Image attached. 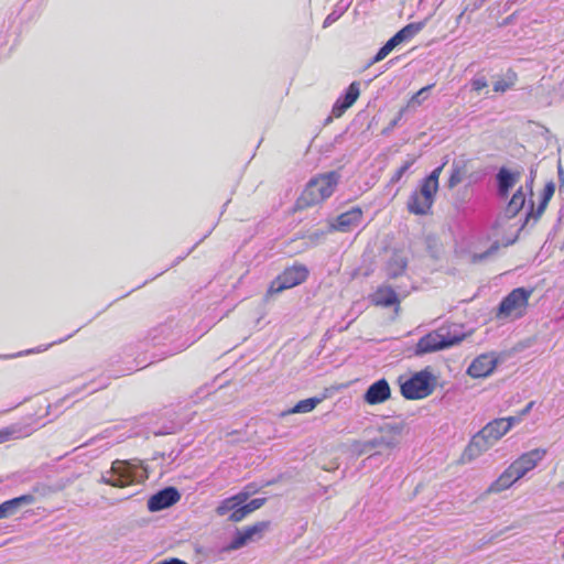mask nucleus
Here are the masks:
<instances>
[{
    "mask_svg": "<svg viewBox=\"0 0 564 564\" xmlns=\"http://www.w3.org/2000/svg\"><path fill=\"white\" fill-rule=\"evenodd\" d=\"M546 451L534 448L522 454L487 488V494H498L510 488L516 481L534 469L544 458Z\"/></svg>",
    "mask_w": 564,
    "mask_h": 564,
    "instance_id": "nucleus-1",
    "label": "nucleus"
},
{
    "mask_svg": "<svg viewBox=\"0 0 564 564\" xmlns=\"http://www.w3.org/2000/svg\"><path fill=\"white\" fill-rule=\"evenodd\" d=\"M338 178L336 172H329L311 180L299 198L297 205L302 208L308 207L328 198L333 194Z\"/></svg>",
    "mask_w": 564,
    "mask_h": 564,
    "instance_id": "nucleus-2",
    "label": "nucleus"
},
{
    "mask_svg": "<svg viewBox=\"0 0 564 564\" xmlns=\"http://www.w3.org/2000/svg\"><path fill=\"white\" fill-rule=\"evenodd\" d=\"M465 338V334L448 327H441L420 338L415 347V355L421 356L459 344Z\"/></svg>",
    "mask_w": 564,
    "mask_h": 564,
    "instance_id": "nucleus-3",
    "label": "nucleus"
},
{
    "mask_svg": "<svg viewBox=\"0 0 564 564\" xmlns=\"http://www.w3.org/2000/svg\"><path fill=\"white\" fill-rule=\"evenodd\" d=\"M507 433L508 424L495 419L473 436L466 453L469 457H477L494 446Z\"/></svg>",
    "mask_w": 564,
    "mask_h": 564,
    "instance_id": "nucleus-4",
    "label": "nucleus"
},
{
    "mask_svg": "<svg viewBox=\"0 0 564 564\" xmlns=\"http://www.w3.org/2000/svg\"><path fill=\"white\" fill-rule=\"evenodd\" d=\"M404 423H386L379 429V435L370 441L357 443L355 449L359 454H367L376 448L392 449L400 444Z\"/></svg>",
    "mask_w": 564,
    "mask_h": 564,
    "instance_id": "nucleus-5",
    "label": "nucleus"
},
{
    "mask_svg": "<svg viewBox=\"0 0 564 564\" xmlns=\"http://www.w3.org/2000/svg\"><path fill=\"white\" fill-rule=\"evenodd\" d=\"M137 467L128 460H115L111 468L101 474L99 482L117 488H124L138 480Z\"/></svg>",
    "mask_w": 564,
    "mask_h": 564,
    "instance_id": "nucleus-6",
    "label": "nucleus"
},
{
    "mask_svg": "<svg viewBox=\"0 0 564 564\" xmlns=\"http://www.w3.org/2000/svg\"><path fill=\"white\" fill-rule=\"evenodd\" d=\"M531 294L532 291L524 288L512 290L499 304L497 317L519 318L523 316Z\"/></svg>",
    "mask_w": 564,
    "mask_h": 564,
    "instance_id": "nucleus-7",
    "label": "nucleus"
},
{
    "mask_svg": "<svg viewBox=\"0 0 564 564\" xmlns=\"http://www.w3.org/2000/svg\"><path fill=\"white\" fill-rule=\"evenodd\" d=\"M433 376L429 370H422L401 384V393L408 400L429 397L433 390Z\"/></svg>",
    "mask_w": 564,
    "mask_h": 564,
    "instance_id": "nucleus-8",
    "label": "nucleus"
},
{
    "mask_svg": "<svg viewBox=\"0 0 564 564\" xmlns=\"http://www.w3.org/2000/svg\"><path fill=\"white\" fill-rule=\"evenodd\" d=\"M308 275V270L303 264L286 268L280 275H278L270 284L268 295L278 294L286 289L294 288L303 283Z\"/></svg>",
    "mask_w": 564,
    "mask_h": 564,
    "instance_id": "nucleus-9",
    "label": "nucleus"
},
{
    "mask_svg": "<svg viewBox=\"0 0 564 564\" xmlns=\"http://www.w3.org/2000/svg\"><path fill=\"white\" fill-rule=\"evenodd\" d=\"M436 192L420 185V188L411 194L408 200V210L414 215H426L433 203Z\"/></svg>",
    "mask_w": 564,
    "mask_h": 564,
    "instance_id": "nucleus-10",
    "label": "nucleus"
},
{
    "mask_svg": "<svg viewBox=\"0 0 564 564\" xmlns=\"http://www.w3.org/2000/svg\"><path fill=\"white\" fill-rule=\"evenodd\" d=\"M362 220V209L358 206L341 213L336 218L329 220L328 231L349 232L360 225Z\"/></svg>",
    "mask_w": 564,
    "mask_h": 564,
    "instance_id": "nucleus-11",
    "label": "nucleus"
},
{
    "mask_svg": "<svg viewBox=\"0 0 564 564\" xmlns=\"http://www.w3.org/2000/svg\"><path fill=\"white\" fill-rule=\"evenodd\" d=\"M269 528V522L260 521L253 525L237 530L234 539L227 546L228 551L239 550L246 544L262 536V533Z\"/></svg>",
    "mask_w": 564,
    "mask_h": 564,
    "instance_id": "nucleus-12",
    "label": "nucleus"
},
{
    "mask_svg": "<svg viewBox=\"0 0 564 564\" xmlns=\"http://www.w3.org/2000/svg\"><path fill=\"white\" fill-rule=\"evenodd\" d=\"M180 499L181 495L176 488L166 487L149 498L148 509L151 512L161 511L175 505Z\"/></svg>",
    "mask_w": 564,
    "mask_h": 564,
    "instance_id": "nucleus-13",
    "label": "nucleus"
},
{
    "mask_svg": "<svg viewBox=\"0 0 564 564\" xmlns=\"http://www.w3.org/2000/svg\"><path fill=\"white\" fill-rule=\"evenodd\" d=\"M497 362L494 354L480 355L469 365L467 373L473 378L488 377L497 367Z\"/></svg>",
    "mask_w": 564,
    "mask_h": 564,
    "instance_id": "nucleus-14",
    "label": "nucleus"
},
{
    "mask_svg": "<svg viewBox=\"0 0 564 564\" xmlns=\"http://www.w3.org/2000/svg\"><path fill=\"white\" fill-rule=\"evenodd\" d=\"M391 395V389L386 379H380L366 390L364 400L367 404L375 405L387 401Z\"/></svg>",
    "mask_w": 564,
    "mask_h": 564,
    "instance_id": "nucleus-15",
    "label": "nucleus"
},
{
    "mask_svg": "<svg viewBox=\"0 0 564 564\" xmlns=\"http://www.w3.org/2000/svg\"><path fill=\"white\" fill-rule=\"evenodd\" d=\"M423 26V22L410 23L398 31L384 45L392 52L398 45L415 36Z\"/></svg>",
    "mask_w": 564,
    "mask_h": 564,
    "instance_id": "nucleus-16",
    "label": "nucleus"
},
{
    "mask_svg": "<svg viewBox=\"0 0 564 564\" xmlns=\"http://www.w3.org/2000/svg\"><path fill=\"white\" fill-rule=\"evenodd\" d=\"M520 172H510L506 167H501L497 173V183H498V194L502 198H507L510 189L516 185V183L520 180Z\"/></svg>",
    "mask_w": 564,
    "mask_h": 564,
    "instance_id": "nucleus-17",
    "label": "nucleus"
},
{
    "mask_svg": "<svg viewBox=\"0 0 564 564\" xmlns=\"http://www.w3.org/2000/svg\"><path fill=\"white\" fill-rule=\"evenodd\" d=\"M359 84L354 82L349 85L343 98H339L333 107V115L340 117L359 97Z\"/></svg>",
    "mask_w": 564,
    "mask_h": 564,
    "instance_id": "nucleus-18",
    "label": "nucleus"
},
{
    "mask_svg": "<svg viewBox=\"0 0 564 564\" xmlns=\"http://www.w3.org/2000/svg\"><path fill=\"white\" fill-rule=\"evenodd\" d=\"M371 301L377 306L390 307L399 303V297L392 286L384 284L377 289Z\"/></svg>",
    "mask_w": 564,
    "mask_h": 564,
    "instance_id": "nucleus-19",
    "label": "nucleus"
},
{
    "mask_svg": "<svg viewBox=\"0 0 564 564\" xmlns=\"http://www.w3.org/2000/svg\"><path fill=\"white\" fill-rule=\"evenodd\" d=\"M408 267V258L394 251L386 264V274L389 279L402 275Z\"/></svg>",
    "mask_w": 564,
    "mask_h": 564,
    "instance_id": "nucleus-20",
    "label": "nucleus"
},
{
    "mask_svg": "<svg viewBox=\"0 0 564 564\" xmlns=\"http://www.w3.org/2000/svg\"><path fill=\"white\" fill-rule=\"evenodd\" d=\"M35 501L33 495H22L20 497L7 500L0 505V514L2 518L13 516L22 506L32 505Z\"/></svg>",
    "mask_w": 564,
    "mask_h": 564,
    "instance_id": "nucleus-21",
    "label": "nucleus"
},
{
    "mask_svg": "<svg viewBox=\"0 0 564 564\" xmlns=\"http://www.w3.org/2000/svg\"><path fill=\"white\" fill-rule=\"evenodd\" d=\"M525 203V194L523 187H519L509 200L503 218L511 219L516 217L519 212L523 208Z\"/></svg>",
    "mask_w": 564,
    "mask_h": 564,
    "instance_id": "nucleus-22",
    "label": "nucleus"
},
{
    "mask_svg": "<svg viewBox=\"0 0 564 564\" xmlns=\"http://www.w3.org/2000/svg\"><path fill=\"white\" fill-rule=\"evenodd\" d=\"M467 175V163L464 160L454 161L452 164L451 175L447 186L449 188L456 187L460 184Z\"/></svg>",
    "mask_w": 564,
    "mask_h": 564,
    "instance_id": "nucleus-23",
    "label": "nucleus"
},
{
    "mask_svg": "<svg viewBox=\"0 0 564 564\" xmlns=\"http://www.w3.org/2000/svg\"><path fill=\"white\" fill-rule=\"evenodd\" d=\"M322 399L319 398H308L299 401L291 410H289L286 413L293 414V413H308L313 411L317 404H319Z\"/></svg>",
    "mask_w": 564,
    "mask_h": 564,
    "instance_id": "nucleus-24",
    "label": "nucleus"
},
{
    "mask_svg": "<svg viewBox=\"0 0 564 564\" xmlns=\"http://www.w3.org/2000/svg\"><path fill=\"white\" fill-rule=\"evenodd\" d=\"M444 165H445V163H443L441 166L434 169L429 176L423 178L421 184L437 193L438 178H440V175L442 173Z\"/></svg>",
    "mask_w": 564,
    "mask_h": 564,
    "instance_id": "nucleus-25",
    "label": "nucleus"
},
{
    "mask_svg": "<svg viewBox=\"0 0 564 564\" xmlns=\"http://www.w3.org/2000/svg\"><path fill=\"white\" fill-rule=\"evenodd\" d=\"M240 502H238L237 498L235 496L229 497L227 499H224L219 506L216 508V513L218 516H225L227 513L234 512L236 507H239Z\"/></svg>",
    "mask_w": 564,
    "mask_h": 564,
    "instance_id": "nucleus-26",
    "label": "nucleus"
},
{
    "mask_svg": "<svg viewBox=\"0 0 564 564\" xmlns=\"http://www.w3.org/2000/svg\"><path fill=\"white\" fill-rule=\"evenodd\" d=\"M416 161V156H409L404 163L395 171L394 175L391 177V182L397 183L401 180L403 174L414 164Z\"/></svg>",
    "mask_w": 564,
    "mask_h": 564,
    "instance_id": "nucleus-27",
    "label": "nucleus"
},
{
    "mask_svg": "<svg viewBox=\"0 0 564 564\" xmlns=\"http://www.w3.org/2000/svg\"><path fill=\"white\" fill-rule=\"evenodd\" d=\"M248 514H250V511L246 507V505H240L239 507H236L234 512L229 514L228 520L231 522H240L242 521Z\"/></svg>",
    "mask_w": 564,
    "mask_h": 564,
    "instance_id": "nucleus-28",
    "label": "nucleus"
},
{
    "mask_svg": "<svg viewBox=\"0 0 564 564\" xmlns=\"http://www.w3.org/2000/svg\"><path fill=\"white\" fill-rule=\"evenodd\" d=\"M257 491H258V488L256 486L248 485L243 490H241L240 492L235 495V498H237L238 502H240V505H242L249 499V497L252 494H254Z\"/></svg>",
    "mask_w": 564,
    "mask_h": 564,
    "instance_id": "nucleus-29",
    "label": "nucleus"
},
{
    "mask_svg": "<svg viewBox=\"0 0 564 564\" xmlns=\"http://www.w3.org/2000/svg\"><path fill=\"white\" fill-rule=\"evenodd\" d=\"M487 86H488V83H487V79L484 76L475 77L471 80V88H473V90H475L477 93H479L480 90H482Z\"/></svg>",
    "mask_w": 564,
    "mask_h": 564,
    "instance_id": "nucleus-30",
    "label": "nucleus"
},
{
    "mask_svg": "<svg viewBox=\"0 0 564 564\" xmlns=\"http://www.w3.org/2000/svg\"><path fill=\"white\" fill-rule=\"evenodd\" d=\"M391 53V51L386 46L383 45L378 52L377 54L372 57V59L370 61L369 65H372V64H376L380 61H382L383 58H386L389 54Z\"/></svg>",
    "mask_w": 564,
    "mask_h": 564,
    "instance_id": "nucleus-31",
    "label": "nucleus"
},
{
    "mask_svg": "<svg viewBox=\"0 0 564 564\" xmlns=\"http://www.w3.org/2000/svg\"><path fill=\"white\" fill-rule=\"evenodd\" d=\"M499 248L498 243H495L492 245L487 251L482 252V253H479V254H475L473 257V261L474 262H477V261H482L485 259H487L488 257H490L495 251H497Z\"/></svg>",
    "mask_w": 564,
    "mask_h": 564,
    "instance_id": "nucleus-32",
    "label": "nucleus"
},
{
    "mask_svg": "<svg viewBox=\"0 0 564 564\" xmlns=\"http://www.w3.org/2000/svg\"><path fill=\"white\" fill-rule=\"evenodd\" d=\"M264 503H265V498H256L245 505L251 513V512L260 509Z\"/></svg>",
    "mask_w": 564,
    "mask_h": 564,
    "instance_id": "nucleus-33",
    "label": "nucleus"
},
{
    "mask_svg": "<svg viewBox=\"0 0 564 564\" xmlns=\"http://www.w3.org/2000/svg\"><path fill=\"white\" fill-rule=\"evenodd\" d=\"M546 205H547V202L542 199V202L539 204L536 210L529 213L525 220L528 221L531 216H533L534 220L539 219L541 217V215L543 214Z\"/></svg>",
    "mask_w": 564,
    "mask_h": 564,
    "instance_id": "nucleus-34",
    "label": "nucleus"
},
{
    "mask_svg": "<svg viewBox=\"0 0 564 564\" xmlns=\"http://www.w3.org/2000/svg\"><path fill=\"white\" fill-rule=\"evenodd\" d=\"M512 83H509L505 79H499L494 84V90L496 93H505L511 87Z\"/></svg>",
    "mask_w": 564,
    "mask_h": 564,
    "instance_id": "nucleus-35",
    "label": "nucleus"
},
{
    "mask_svg": "<svg viewBox=\"0 0 564 564\" xmlns=\"http://www.w3.org/2000/svg\"><path fill=\"white\" fill-rule=\"evenodd\" d=\"M505 424H508V432L511 430V427L519 423L521 421V416H509V417H501L500 419Z\"/></svg>",
    "mask_w": 564,
    "mask_h": 564,
    "instance_id": "nucleus-36",
    "label": "nucleus"
},
{
    "mask_svg": "<svg viewBox=\"0 0 564 564\" xmlns=\"http://www.w3.org/2000/svg\"><path fill=\"white\" fill-rule=\"evenodd\" d=\"M432 88L431 85L429 86H425L423 88H421L413 97H412V101L413 102H420V98H424L425 97V94Z\"/></svg>",
    "mask_w": 564,
    "mask_h": 564,
    "instance_id": "nucleus-37",
    "label": "nucleus"
},
{
    "mask_svg": "<svg viewBox=\"0 0 564 564\" xmlns=\"http://www.w3.org/2000/svg\"><path fill=\"white\" fill-rule=\"evenodd\" d=\"M553 194H554V184L549 183L544 188L543 199L549 202V199L552 197Z\"/></svg>",
    "mask_w": 564,
    "mask_h": 564,
    "instance_id": "nucleus-38",
    "label": "nucleus"
},
{
    "mask_svg": "<svg viewBox=\"0 0 564 564\" xmlns=\"http://www.w3.org/2000/svg\"><path fill=\"white\" fill-rule=\"evenodd\" d=\"M327 232H329V231L327 230ZM325 235H326V231L317 230V231L311 234L308 238L312 242H317L318 240L323 239L325 237Z\"/></svg>",
    "mask_w": 564,
    "mask_h": 564,
    "instance_id": "nucleus-39",
    "label": "nucleus"
},
{
    "mask_svg": "<svg viewBox=\"0 0 564 564\" xmlns=\"http://www.w3.org/2000/svg\"><path fill=\"white\" fill-rule=\"evenodd\" d=\"M13 433L14 432L12 430H9V429L0 431V444L9 441Z\"/></svg>",
    "mask_w": 564,
    "mask_h": 564,
    "instance_id": "nucleus-40",
    "label": "nucleus"
},
{
    "mask_svg": "<svg viewBox=\"0 0 564 564\" xmlns=\"http://www.w3.org/2000/svg\"><path fill=\"white\" fill-rule=\"evenodd\" d=\"M156 564H187V563L185 561L180 560V558L173 557V558H170V560H165V561L159 562Z\"/></svg>",
    "mask_w": 564,
    "mask_h": 564,
    "instance_id": "nucleus-41",
    "label": "nucleus"
},
{
    "mask_svg": "<svg viewBox=\"0 0 564 564\" xmlns=\"http://www.w3.org/2000/svg\"><path fill=\"white\" fill-rule=\"evenodd\" d=\"M534 177H535V172H534V170H533V169H531V171H530V177H529V181H528V183H527V186L529 187V191H530V193H531V194H532V184H533V182H534Z\"/></svg>",
    "mask_w": 564,
    "mask_h": 564,
    "instance_id": "nucleus-42",
    "label": "nucleus"
},
{
    "mask_svg": "<svg viewBox=\"0 0 564 564\" xmlns=\"http://www.w3.org/2000/svg\"><path fill=\"white\" fill-rule=\"evenodd\" d=\"M336 19L337 17L334 13L328 14L324 21V28L330 25L334 21H336Z\"/></svg>",
    "mask_w": 564,
    "mask_h": 564,
    "instance_id": "nucleus-43",
    "label": "nucleus"
},
{
    "mask_svg": "<svg viewBox=\"0 0 564 564\" xmlns=\"http://www.w3.org/2000/svg\"><path fill=\"white\" fill-rule=\"evenodd\" d=\"M533 404H534L533 401L529 402L525 405V408L520 412V416L522 417L523 415H527L531 411V409L533 408Z\"/></svg>",
    "mask_w": 564,
    "mask_h": 564,
    "instance_id": "nucleus-44",
    "label": "nucleus"
},
{
    "mask_svg": "<svg viewBox=\"0 0 564 564\" xmlns=\"http://www.w3.org/2000/svg\"><path fill=\"white\" fill-rule=\"evenodd\" d=\"M402 116H403V109L400 110L398 113V117L390 122V128H394L398 124L399 120L402 118Z\"/></svg>",
    "mask_w": 564,
    "mask_h": 564,
    "instance_id": "nucleus-45",
    "label": "nucleus"
},
{
    "mask_svg": "<svg viewBox=\"0 0 564 564\" xmlns=\"http://www.w3.org/2000/svg\"><path fill=\"white\" fill-rule=\"evenodd\" d=\"M35 351H36V352H39V351H41V349H35V350H26V351H25V354H30V352H35Z\"/></svg>",
    "mask_w": 564,
    "mask_h": 564,
    "instance_id": "nucleus-46",
    "label": "nucleus"
},
{
    "mask_svg": "<svg viewBox=\"0 0 564 564\" xmlns=\"http://www.w3.org/2000/svg\"><path fill=\"white\" fill-rule=\"evenodd\" d=\"M50 347H52V344H48L44 347V350H47Z\"/></svg>",
    "mask_w": 564,
    "mask_h": 564,
    "instance_id": "nucleus-47",
    "label": "nucleus"
},
{
    "mask_svg": "<svg viewBox=\"0 0 564 564\" xmlns=\"http://www.w3.org/2000/svg\"><path fill=\"white\" fill-rule=\"evenodd\" d=\"M50 347H52V344H48L44 347V350H47Z\"/></svg>",
    "mask_w": 564,
    "mask_h": 564,
    "instance_id": "nucleus-48",
    "label": "nucleus"
},
{
    "mask_svg": "<svg viewBox=\"0 0 564 564\" xmlns=\"http://www.w3.org/2000/svg\"><path fill=\"white\" fill-rule=\"evenodd\" d=\"M50 347H52V344H48L44 347V350H47Z\"/></svg>",
    "mask_w": 564,
    "mask_h": 564,
    "instance_id": "nucleus-49",
    "label": "nucleus"
},
{
    "mask_svg": "<svg viewBox=\"0 0 564 564\" xmlns=\"http://www.w3.org/2000/svg\"><path fill=\"white\" fill-rule=\"evenodd\" d=\"M50 347H52V344H48L44 347V350H47Z\"/></svg>",
    "mask_w": 564,
    "mask_h": 564,
    "instance_id": "nucleus-50",
    "label": "nucleus"
},
{
    "mask_svg": "<svg viewBox=\"0 0 564 564\" xmlns=\"http://www.w3.org/2000/svg\"><path fill=\"white\" fill-rule=\"evenodd\" d=\"M0 519H3L1 514H0Z\"/></svg>",
    "mask_w": 564,
    "mask_h": 564,
    "instance_id": "nucleus-51",
    "label": "nucleus"
},
{
    "mask_svg": "<svg viewBox=\"0 0 564 564\" xmlns=\"http://www.w3.org/2000/svg\"><path fill=\"white\" fill-rule=\"evenodd\" d=\"M563 558H564V553H563Z\"/></svg>",
    "mask_w": 564,
    "mask_h": 564,
    "instance_id": "nucleus-52",
    "label": "nucleus"
}]
</instances>
